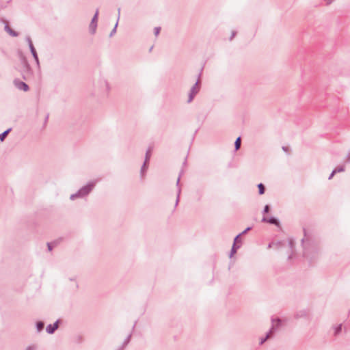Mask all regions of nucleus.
Instances as JSON below:
<instances>
[{"label": "nucleus", "instance_id": "18", "mask_svg": "<svg viewBox=\"0 0 350 350\" xmlns=\"http://www.w3.org/2000/svg\"><path fill=\"white\" fill-rule=\"evenodd\" d=\"M36 327L39 332L41 331L44 328V323L41 321L38 322L36 324Z\"/></svg>", "mask_w": 350, "mask_h": 350}, {"label": "nucleus", "instance_id": "13", "mask_svg": "<svg viewBox=\"0 0 350 350\" xmlns=\"http://www.w3.org/2000/svg\"><path fill=\"white\" fill-rule=\"evenodd\" d=\"M11 131V129H8V130H6L5 131H4L3 133H2L1 134H0V140L1 141H3L4 139L5 138V137L8 135V134L9 133V132Z\"/></svg>", "mask_w": 350, "mask_h": 350}, {"label": "nucleus", "instance_id": "21", "mask_svg": "<svg viewBox=\"0 0 350 350\" xmlns=\"http://www.w3.org/2000/svg\"><path fill=\"white\" fill-rule=\"evenodd\" d=\"M117 26H118V22L116 23L114 28L112 29V31H111V32L110 33V36H112L116 33Z\"/></svg>", "mask_w": 350, "mask_h": 350}, {"label": "nucleus", "instance_id": "8", "mask_svg": "<svg viewBox=\"0 0 350 350\" xmlns=\"http://www.w3.org/2000/svg\"><path fill=\"white\" fill-rule=\"evenodd\" d=\"M5 30L7 33H8L10 36L13 37H16L18 36V33L12 30L8 25V23H5Z\"/></svg>", "mask_w": 350, "mask_h": 350}, {"label": "nucleus", "instance_id": "20", "mask_svg": "<svg viewBox=\"0 0 350 350\" xmlns=\"http://www.w3.org/2000/svg\"><path fill=\"white\" fill-rule=\"evenodd\" d=\"M161 28L160 27H155L154 29V35L157 36L160 32Z\"/></svg>", "mask_w": 350, "mask_h": 350}, {"label": "nucleus", "instance_id": "26", "mask_svg": "<svg viewBox=\"0 0 350 350\" xmlns=\"http://www.w3.org/2000/svg\"><path fill=\"white\" fill-rule=\"evenodd\" d=\"M52 245H53V243H47L48 249H49V251L52 250Z\"/></svg>", "mask_w": 350, "mask_h": 350}, {"label": "nucleus", "instance_id": "35", "mask_svg": "<svg viewBox=\"0 0 350 350\" xmlns=\"http://www.w3.org/2000/svg\"><path fill=\"white\" fill-rule=\"evenodd\" d=\"M120 9H118V16L120 15Z\"/></svg>", "mask_w": 350, "mask_h": 350}, {"label": "nucleus", "instance_id": "25", "mask_svg": "<svg viewBox=\"0 0 350 350\" xmlns=\"http://www.w3.org/2000/svg\"><path fill=\"white\" fill-rule=\"evenodd\" d=\"M269 206L268 205H266V206H265V208H264L263 212H264L265 213H268V212H269Z\"/></svg>", "mask_w": 350, "mask_h": 350}, {"label": "nucleus", "instance_id": "10", "mask_svg": "<svg viewBox=\"0 0 350 350\" xmlns=\"http://www.w3.org/2000/svg\"><path fill=\"white\" fill-rule=\"evenodd\" d=\"M29 49H30L31 53L34 59L36 60L37 64H38L39 63L38 57L37 53L36 51V49H35L33 44H30Z\"/></svg>", "mask_w": 350, "mask_h": 350}, {"label": "nucleus", "instance_id": "32", "mask_svg": "<svg viewBox=\"0 0 350 350\" xmlns=\"http://www.w3.org/2000/svg\"><path fill=\"white\" fill-rule=\"evenodd\" d=\"M234 35H235V32H232V37L230 38V40L234 36Z\"/></svg>", "mask_w": 350, "mask_h": 350}, {"label": "nucleus", "instance_id": "5", "mask_svg": "<svg viewBox=\"0 0 350 350\" xmlns=\"http://www.w3.org/2000/svg\"><path fill=\"white\" fill-rule=\"evenodd\" d=\"M151 152H152V148L149 147L146 152V157H145V161H144V163L142 167V173L144 172V171L145 170V168H146V164L148 163V161L150 158V156H151Z\"/></svg>", "mask_w": 350, "mask_h": 350}, {"label": "nucleus", "instance_id": "7", "mask_svg": "<svg viewBox=\"0 0 350 350\" xmlns=\"http://www.w3.org/2000/svg\"><path fill=\"white\" fill-rule=\"evenodd\" d=\"M15 84L18 89L23 90L25 92H26L29 90V86L24 82L15 81Z\"/></svg>", "mask_w": 350, "mask_h": 350}, {"label": "nucleus", "instance_id": "28", "mask_svg": "<svg viewBox=\"0 0 350 350\" xmlns=\"http://www.w3.org/2000/svg\"><path fill=\"white\" fill-rule=\"evenodd\" d=\"M250 229H251V228H250V227H248V228H247L244 231H243L241 234H245V233L247 232V231H249Z\"/></svg>", "mask_w": 350, "mask_h": 350}, {"label": "nucleus", "instance_id": "33", "mask_svg": "<svg viewBox=\"0 0 350 350\" xmlns=\"http://www.w3.org/2000/svg\"><path fill=\"white\" fill-rule=\"evenodd\" d=\"M282 149H283L285 152H286V151H287V148H286V147H284H284H282Z\"/></svg>", "mask_w": 350, "mask_h": 350}, {"label": "nucleus", "instance_id": "2", "mask_svg": "<svg viewBox=\"0 0 350 350\" xmlns=\"http://www.w3.org/2000/svg\"><path fill=\"white\" fill-rule=\"evenodd\" d=\"M200 90L199 81H197L194 85L191 88L188 98V103H191L194 96L198 94Z\"/></svg>", "mask_w": 350, "mask_h": 350}, {"label": "nucleus", "instance_id": "4", "mask_svg": "<svg viewBox=\"0 0 350 350\" xmlns=\"http://www.w3.org/2000/svg\"><path fill=\"white\" fill-rule=\"evenodd\" d=\"M271 327L269 330V332L272 334L274 332L278 329V328L281 326L282 321L280 319H272L271 320Z\"/></svg>", "mask_w": 350, "mask_h": 350}, {"label": "nucleus", "instance_id": "19", "mask_svg": "<svg viewBox=\"0 0 350 350\" xmlns=\"http://www.w3.org/2000/svg\"><path fill=\"white\" fill-rule=\"evenodd\" d=\"M341 330H342V325H338L337 327H335L334 334L335 335L338 334L341 332Z\"/></svg>", "mask_w": 350, "mask_h": 350}, {"label": "nucleus", "instance_id": "24", "mask_svg": "<svg viewBox=\"0 0 350 350\" xmlns=\"http://www.w3.org/2000/svg\"><path fill=\"white\" fill-rule=\"evenodd\" d=\"M289 247H291V249H293L294 247V242L292 239L289 240Z\"/></svg>", "mask_w": 350, "mask_h": 350}, {"label": "nucleus", "instance_id": "17", "mask_svg": "<svg viewBox=\"0 0 350 350\" xmlns=\"http://www.w3.org/2000/svg\"><path fill=\"white\" fill-rule=\"evenodd\" d=\"M345 171L344 166H340L334 170V173L342 172Z\"/></svg>", "mask_w": 350, "mask_h": 350}, {"label": "nucleus", "instance_id": "31", "mask_svg": "<svg viewBox=\"0 0 350 350\" xmlns=\"http://www.w3.org/2000/svg\"><path fill=\"white\" fill-rule=\"evenodd\" d=\"M34 349L33 347H28L26 350H34Z\"/></svg>", "mask_w": 350, "mask_h": 350}, {"label": "nucleus", "instance_id": "12", "mask_svg": "<svg viewBox=\"0 0 350 350\" xmlns=\"http://www.w3.org/2000/svg\"><path fill=\"white\" fill-rule=\"evenodd\" d=\"M179 182H180V176L178 178V180H177V182H176V185L178 186V194H177V198H176V205L178 204V200H179V196H180V188L179 187Z\"/></svg>", "mask_w": 350, "mask_h": 350}, {"label": "nucleus", "instance_id": "15", "mask_svg": "<svg viewBox=\"0 0 350 350\" xmlns=\"http://www.w3.org/2000/svg\"><path fill=\"white\" fill-rule=\"evenodd\" d=\"M234 146H235V150H237L240 148V146H241V137H240L237 138V139L234 142Z\"/></svg>", "mask_w": 350, "mask_h": 350}, {"label": "nucleus", "instance_id": "14", "mask_svg": "<svg viewBox=\"0 0 350 350\" xmlns=\"http://www.w3.org/2000/svg\"><path fill=\"white\" fill-rule=\"evenodd\" d=\"M258 192H259L260 195H262L265 193V187H264L263 184L259 183L258 185Z\"/></svg>", "mask_w": 350, "mask_h": 350}, {"label": "nucleus", "instance_id": "22", "mask_svg": "<svg viewBox=\"0 0 350 350\" xmlns=\"http://www.w3.org/2000/svg\"><path fill=\"white\" fill-rule=\"evenodd\" d=\"M241 235V234H238V235L235 237V239H234V243H236V245H237V243H239V242H241V241H239V237H240Z\"/></svg>", "mask_w": 350, "mask_h": 350}, {"label": "nucleus", "instance_id": "34", "mask_svg": "<svg viewBox=\"0 0 350 350\" xmlns=\"http://www.w3.org/2000/svg\"><path fill=\"white\" fill-rule=\"evenodd\" d=\"M130 338H131V335H129V336H128V338H127V340H126V342H129Z\"/></svg>", "mask_w": 350, "mask_h": 350}, {"label": "nucleus", "instance_id": "29", "mask_svg": "<svg viewBox=\"0 0 350 350\" xmlns=\"http://www.w3.org/2000/svg\"><path fill=\"white\" fill-rule=\"evenodd\" d=\"M336 174V173H334V170H333V171H332V172L331 173V174H330V175H329V180H330V179H332V177L334 176V174Z\"/></svg>", "mask_w": 350, "mask_h": 350}, {"label": "nucleus", "instance_id": "27", "mask_svg": "<svg viewBox=\"0 0 350 350\" xmlns=\"http://www.w3.org/2000/svg\"><path fill=\"white\" fill-rule=\"evenodd\" d=\"M27 42L29 44V46H30V44H32L31 38L29 37H27Z\"/></svg>", "mask_w": 350, "mask_h": 350}, {"label": "nucleus", "instance_id": "23", "mask_svg": "<svg viewBox=\"0 0 350 350\" xmlns=\"http://www.w3.org/2000/svg\"><path fill=\"white\" fill-rule=\"evenodd\" d=\"M326 5H331L335 0H323Z\"/></svg>", "mask_w": 350, "mask_h": 350}, {"label": "nucleus", "instance_id": "6", "mask_svg": "<svg viewBox=\"0 0 350 350\" xmlns=\"http://www.w3.org/2000/svg\"><path fill=\"white\" fill-rule=\"evenodd\" d=\"M58 327V321L55 322L53 324L49 325L46 330L49 334H53Z\"/></svg>", "mask_w": 350, "mask_h": 350}, {"label": "nucleus", "instance_id": "1", "mask_svg": "<svg viewBox=\"0 0 350 350\" xmlns=\"http://www.w3.org/2000/svg\"><path fill=\"white\" fill-rule=\"evenodd\" d=\"M95 184L96 181L88 183L87 185L81 188L76 193L72 194L70 196V199L74 200L76 198L83 197L88 195L92 191Z\"/></svg>", "mask_w": 350, "mask_h": 350}, {"label": "nucleus", "instance_id": "3", "mask_svg": "<svg viewBox=\"0 0 350 350\" xmlns=\"http://www.w3.org/2000/svg\"><path fill=\"white\" fill-rule=\"evenodd\" d=\"M98 15V10H96V13H95L94 17L92 18V21L90 25V31L91 33H92V34L95 33L96 29Z\"/></svg>", "mask_w": 350, "mask_h": 350}, {"label": "nucleus", "instance_id": "30", "mask_svg": "<svg viewBox=\"0 0 350 350\" xmlns=\"http://www.w3.org/2000/svg\"><path fill=\"white\" fill-rule=\"evenodd\" d=\"M347 161L350 162V152L347 156Z\"/></svg>", "mask_w": 350, "mask_h": 350}, {"label": "nucleus", "instance_id": "16", "mask_svg": "<svg viewBox=\"0 0 350 350\" xmlns=\"http://www.w3.org/2000/svg\"><path fill=\"white\" fill-rule=\"evenodd\" d=\"M271 334L269 332L267 334V335H266L265 338H261V340H260V345H262V344H263V343H264V342H265L268 338H269L271 337Z\"/></svg>", "mask_w": 350, "mask_h": 350}, {"label": "nucleus", "instance_id": "11", "mask_svg": "<svg viewBox=\"0 0 350 350\" xmlns=\"http://www.w3.org/2000/svg\"><path fill=\"white\" fill-rule=\"evenodd\" d=\"M240 247V245H236V243H234L233 245H232V247L231 249V252H230V257L231 258L234 254H235L237 252V250Z\"/></svg>", "mask_w": 350, "mask_h": 350}, {"label": "nucleus", "instance_id": "9", "mask_svg": "<svg viewBox=\"0 0 350 350\" xmlns=\"http://www.w3.org/2000/svg\"><path fill=\"white\" fill-rule=\"evenodd\" d=\"M262 221L263 222H267V223H269V224H275V225H277L278 226L279 225V222L278 221L274 218V217H271L269 219H267V217H263Z\"/></svg>", "mask_w": 350, "mask_h": 350}]
</instances>
